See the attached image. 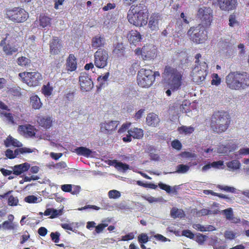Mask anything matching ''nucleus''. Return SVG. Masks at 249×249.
<instances>
[{
    "instance_id": "1",
    "label": "nucleus",
    "mask_w": 249,
    "mask_h": 249,
    "mask_svg": "<svg viewBox=\"0 0 249 249\" xmlns=\"http://www.w3.org/2000/svg\"><path fill=\"white\" fill-rule=\"evenodd\" d=\"M163 77L165 83L170 88L166 91L168 96H171V90L175 91L180 88L182 83L183 75L176 68L168 66H165Z\"/></svg>"
},
{
    "instance_id": "2",
    "label": "nucleus",
    "mask_w": 249,
    "mask_h": 249,
    "mask_svg": "<svg viewBox=\"0 0 249 249\" xmlns=\"http://www.w3.org/2000/svg\"><path fill=\"white\" fill-rule=\"evenodd\" d=\"M147 10L143 3L132 5L127 13V19L129 23L136 27H142L147 23Z\"/></svg>"
},
{
    "instance_id": "3",
    "label": "nucleus",
    "mask_w": 249,
    "mask_h": 249,
    "mask_svg": "<svg viewBox=\"0 0 249 249\" xmlns=\"http://www.w3.org/2000/svg\"><path fill=\"white\" fill-rule=\"evenodd\" d=\"M226 82L231 89H244L249 86V74L247 72H231L226 76Z\"/></svg>"
},
{
    "instance_id": "4",
    "label": "nucleus",
    "mask_w": 249,
    "mask_h": 249,
    "mask_svg": "<svg viewBox=\"0 0 249 249\" xmlns=\"http://www.w3.org/2000/svg\"><path fill=\"white\" fill-rule=\"evenodd\" d=\"M230 124L231 117L226 111H217L211 116L210 127L215 133L219 134L226 131Z\"/></svg>"
},
{
    "instance_id": "5",
    "label": "nucleus",
    "mask_w": 249,
    "mask_h": 249,
    "mask_svg": "<svg viewBox=\"0 0 249 249\" xmlns=\"http://www.w3.org/2000/svg\"><path fill=\"white\" fill-rule=\"evenodd\" d=\"M154 82L152 70L142 68L138 71L137 75L138 86L143 88H148L153 85Z\"/></svg>"
},
{
    "instance_id": "6",
    "label": "nucleus",
    "mask_w": 249,
    "mask_h": 249,
    "mask_svg": "<svg viewBox=\"0 0 249 249\" xmlns=\"http://www.w3.org/2000/svg\"><path fill=\"white\" fill-rule=\"evenodd\" d=\"M205 27L198 25L196 27H191L188 32L191 40L196 44H201L207 40V35Z\"/></svg>"
},
{
    "instance_id": "7",
    "label": "nucleus",
    "mask_w": 249,
    "mask_h": 249,
    "mask_svg": "<svg viewBox=\"0 0 249 249\" xmlns=\"http://www.w3.org/2000/svg\"><path fill=\"white\" fill-rule=\"evenodd\" d=\"M19 77L22 82L30 87L39 86L42 80L41 74L37 71L22 72L19 74Z\"/></svg>"
},
{
    "instance_id": "8",
    "label": "nucleus",
    "mask_w": 249,
    "mask_h": 249,
    "mask_svg": "<svg viewBox=\"0 0 249 249\" xmlns=\"http://www.w3.org/2000/svg\"><path fill=\"white\" fill-rule=\"evenodd\" d=\"M197 16L201 22L199 25L208 28L213 20V10L209 7H202L198 9Z\"/></svg>"
},
{
    "instance_id": "9",
    "label": "nucleus",
    "mask_w": 249,
    "mask_h": 249,
    "mask_svg": "<svg viewBox=\"0 0 249 249\" xmlns=\"http://www.w3.org/2000/svg\"><path fill=\"white\" fill-rule=\"evenodd\" d=\"M207 65L206 62L202 63L201 65H196L191 72L193 81L198 84L204 81L207 74Z\"/></svg>"
},
{
    "instance_id": "10",
    "label": "nucleus",
    "mask_w": 249,
    "mask_h": 249,
    "mask_svg": "<svg viewBox=\"0 0 249 249\" xmlns=\"http://www.w3.org/2000/svg\"><path fill=\"white\" fill-rule=\"evenodd\" d=\"M108 52L103 49H99L94 54V65L99 69L105 68L107 64Z\"/></svg>"
},
{
    "instance_id": "11",
    "label": "nucleus",
    "mask_w": 249,
    "mask_h": 249,
    "mask_svg": "<svg viewBox=\"0 0 249 249\" xmlns=\"http://www.w3.org/2000/svg\"><path fill=\"white\" fill-rule=\"evenodd\" d=\"M79 83L82 90L89 91L92 89L93 83L89 74L82 73L79 77Z\"/></svg>"
},
{
    "instance_id": "12",
    "label": "nucleus",
    "mask_w": 249,
    "mask_h": 249,
    "mask_svg": "<svg viewBox=\"0 0 249 249\" xmlns=\"http://www.w3.org/2000/svg\"><path fill=\"white\" fill-rule=\"evenodd\" d=\"M51 55H58L62 51L63 45L61 40L57 36H53L49 44Z\"/></svg>"
},
{
    "instance_id": "13",
    "label": "nucleus",
    "mask_w": 249,
    "mask_h": 249,
    "mask_svg": "<svg viewBox=\"0 0 249 249\" xmlns=\"http://www.w3.org/2000/svg\"><path fill=\"white\" fill-rule=\"evenodd\" d=\"M119 124L118 121H110L101 124V131L107 135L112 134Z\"/></svg>"
},
{
    "instance_id": "14",
    "label": "nucleus",
    "mask_w": 249,
    "mask_h": 249,
    "mask_svg": "<svg viewBox=\"0 0 249 249\" xmlns=\"http://www.w3.org/2000/svg\"><path fill=\"white\" fill-rule=\"evenodd\" d=\"M217 4L220 9L228 11L235 8L236 0H217Z\"/></svg>"
},
{
    "instance_id": "15",
    "label": "nucleus",
    "mask_w": 249,
    "mask_h": 249,
    "mask_svg": "<svg viewBox=\"0 0 249 249\" xmlns=\"http://www.w3.org/2000/svg\"><path fill=\"white\" fill-rule=\"evenodd\" d=\"M18 131L25 137H32L36 134V129L30 124L19 125Z\"/></svg>"
},
{
    "instance_id": "16",
    "label": "nucleus",
    "mask_w": 249,
    "mask_h": 249,
    "mask_svg": "<svg viewBox=\"0 0 249 249\" xmlns=\"http://www.w3.org/2000/svg\"><path fill=\"white\" fill-rule=\"evenodd\" d=\"M161 16L158 13H153L151 15L148 22V27L152 31H157L159 29V21Z\"/></svg>"
},
{
    "instance_id": "17",
    "label": "nucleus",
    "mask_w": 249,
    "mask_h": 249,
    "mask_svg": "<svg viewBox=\"0 0 249 249\" xmlns=\"http://www.w3.org/2000/svg\"><path fill=\"white\" fill-rule=\"evenodd\" d=\"M127 38L129 43L135 46L140 43L142 40V36L140 32L136 30H131L127 34Z\"/></svg>"
},
{
    "instance_id": "18",
    "label": "nucleus",
    "mask_w": 249,
    "mask_h": 249,
    "mask_svg": "<svg viewBox=\"0 0 249 249\" xmlns=\"http://www.w3.org/2000/svg\"><path fill=\"white\" fill-rule=\"evenodd\" d=\"M0 46L3 47V50L7 55H11L15 52V48L13 43L9 40H7V37L2 40Z\"/></svg>"
},
{
    "instance_id": "19",
    "label": "nucleus",
    "mask_w": 249,
    "mask_h": 249,
    "mask_svg": "<svg viewBox=\"0 0 249 249\" xmlns=\"http://www.w3.org/2000/svg\"><path fill=\"white\" fill-rule=\"evenodd\" d=\"M106 44V39L104 36L98 35L92 38L91 45L94 49L104 47Z\"/></svg>"
},
{
    "instance_id": "20",
    "label": "nucleus",
    "mask_w": 249,
    "mask_h": 249,
    "mask_svg": "<svg viewBox=\"0 0 249 249\" xmlns=\"http://www.w3.org/2000/svg\"><path fill=\"white\" fill-rule=\"evenodd\" d=\"M37 122L39 126L48 129L52 126L53 120L50 116H38Z\"/></svg>"
},
{
    "instance_id": "21",
    "label": "nucleus",
    "mask_w": 249,
    "mask_h": 249,
    "mask_svg": "<svg viewBox=\"0 0 249 249\" xmlns=\"http://www.w3.org/2000/svg\"><path fill=\"white\" fill-rule=\"evenodd\" d=\"M67 70L69 71H73L77 68L76 58L73 54L69 55L66 61Z\"/></svg>"
},
{
    "instance_id": "22",
    "label": "nucleus",
    "mask_w": 249,
    "mask_h": 249,
    "mask_svg": "<svg viewBox=\"0 0 249 249\" xmlns=\"http://www.w3.org/2000/svg\"><path fill=\"white\" fill-rule=\"evenodd\" d=\"M142 55L146 60L153 59L155 56V51L151 47L145 46L142 48Z\"/></svg>"
},
{
    "instance_id": "23",
    "label": "nucleus",
    "mask_w": 249,
    "mask_h": 249,
    "mask_svg": "<svg viewBox=\"0 0 249 249\" xmlns=\"http://www.w3.org/2000/svg\"><path fill=\"white\" fill-rule=\"evenodd\" d=\"M160 122L158 116L154 113H150L146 118V123L147 125L150 126L156 127Z\"/></svg>"
},
{
    "instance_id": "24",
    "label": "nucleus",
    "mask_w": 249,
    "mask_h": 249,
    "mask_svg": "<svg viewBox=\"0 0 249 249\" xmlns=\"http://www.w3.org/2000/svg\"><path fill=\"white\" fill-rule=\"evenodd\" d=\"M125 47H124L123 43H117L114 44V49L112 53L113 55H115L118 57L123 56L124 54Z\"/></svg>"
},
{
    "instance_id": "25",
    "label": "nucleus",
    "mask_w": 249,
    "mask_h": 249,
    "mask_svg": "<svg viewBox=\"0 0 249 249\" xmlns=\"http://www.w3.org/2000/svg\"><path fill=\"white\" fill-rule=\"evenodd\" d=\"M28 17V13L26 12L25 10L20 8H17V22H22L25 21Z\"/></svg>"
},
{
    "instance_id": "26",
    "label": "nucleus",
    "mask_w": 249,
    "mask_h": 249,
    "mask_svg": "<svg viewBox=\"0 0 249 249\" xmlns=\"http://www.w3.org/2000/svg\"><path fill=\"white\" fill-rule=\"evenodd\" d=\"M128 133L132 136V138L140 139L143 137V130L138 127H133L128 130Z\"/></svg>"
},
{
    "instance_id": "27",
    "label": "nucleus",
    "mask_w": 249,
    "mask_h": 249,
    "mask_svg": "<svg viewBox=\"0 0 249 249\" xmlns=\"http://www.w3.org/2000/svg\"><path fill=\"white\" fill-rule=\"evenodd\" d=\"M211 246L213 247V249H226V245L225 243L220 240H218L217 237H214L211 239L210 241Z\"/></svg>"
},
{
    "instance_id": "28",
    "label": "nucleus",
    "mask_w": 249,
    "mask_h": 249,
    "mask_svg": "<svg viewBox=\"0 0 249 249\" xmlns=\"http://www.w3.org/2000/svg\"><path fill=\"white\" fill-rule=\"evenodd\" d=\"M75 152L78 155L83 156L86 158H89L92 154V151L84 146H80L75 149Z\"/></svg>"
},
{
    "instance_id": "29",
    "label": "nucleus",
    "mask_w": 249,
    "mask_h": 249,
    "mask_svg": "<svg viewBox=\"0 0 249 249\" xmlns=\"http://www.w3.org/2000/svg\"><path fill=\"white\" fill-rule=\"evenodd\" d=\"M30 104L34 109H39L41 108L42 106L40 99L36 95L31 96Z\"/></svg>"
},
{
    "instance_id": "30",
    "label": "nucleus",
    "mask_w": 249,
    "mask_h": 249,
    "mask_svg": "<svg viewBox=\"0 0 249 249\" xmlns=\"http://www.w3.org/2000/svg\"><path fill=\"white\" fill-rule=\"evenodd\" d=\"M111 165H113L118 170H122L124 172L129 169V165L124 163L122 162L118 161L116 160H113L111 161Z\"/></svg>"
},
{
    "instance_id": "31",
    "label": "nucleus",
    "mask_w": 249,
    "mask_h": 249,
    "mask_svg": "<svg viewBox=\"0 0 249 249\" xmlns=\"http://www.w3.org/2000/svg\"><path fill=\"white\" fill-rule=\"evenodd\" d=\"M170 215L173 218L176 219L177 218H182L185 214L182 210L173 207L170 211Z\"/></svg>"
},
{
    "instance_id": "32",
    "label": "nucleus",
    "mask_w": 249,
    "mask_h": 249,
    "mask_svg": "<svg viewBox=\"0 0 249 249\" xmlns=\"http://www.w3.org/2000/svg\"><path fill=\"white\" fill-rule=\"evenodd\" d=\"M30 167V165L28 162H25L19 165L16 166V175H19L27 171H28Z\"/></svg>"
},
{
    "instance_id": "33",
    "label": "nucleus",
    "mask_w": 249,
    "mask_h": 249,
    "mask_svg": "<svg viewBox=\"0 0 249 249\" xmlns=\"http://www.w3.org/2000/svg\"><path fill=\"white\" fill-rule=\"evenodd\" d=\"M39 21H40V26L42 28H45L47 26H50L51 18L45 15H41L40 18H39Z\"/></svg>"
},
{
    "instance_id": "34",
    "label": "nucleus",
    "mask_w": 249,
    "mask_h": 249,
    "mask_svg": "<svg viewBox=\"0 0 249 249\" xmlns=\"http://www.w3.org/2000/svg\"><path fill=\"white\" fill-rule=\"evenodd\" d=\"M223 165V161H213L211 163L206 164L202 167V171L205 172L207 170L210 169L211 167L218 168L219 166H222Z\"/></svg>"
},
{
    "instance_id": "35",
    "label": "nucleus",
    "mask_w": 249,
    "mask_h": 249,
    "mask_svg": "<svg viewBox=\"0 0 249 249\" xmlns=\"http://www.w3.org/2000/svg\"><path fill=\"white\" fill-rule=\"evenodd\" d=\"M177 130H178V132H179L180 134H184L185 135H188L192 134L194 131V128L192 126L187 127L183 125L178 127Z\"/></svg>"
},
{
    "instance_id": "36",
    "label": "nucleus",
    "mask_w": 249,
    "mask_h": 249,
    "mask_svg": "<svg viewBox=\"0 0 249 249\" xmlns=\"http://www.w3.org/2000/svg\"><path fill=\"white\" fill-rule=\"evenodd\" d=\"M159 188L165 191L168 193H174L175 194H177V188L176 187H174L172 188L170 186L167 185L166 184H163L162 183H159L158 184Z\"/></svg>"
},
{
    "instance_id": "37",
    "label": "nucleus",
    "mask_w": 249,
    "mask_h": 249,
    "mask_svg": "<svg viewBox=\"0 0 249 249\" xmlns=\"http://www.w3.org/2000/svg\"><path fill=\"white\" fill-rule=\"evenodd\" d=\"M227 166L231 170H238L240 168V163L238 160H232L231 161H228L227 163Z\"/></svg>"
},
{
    "instance_id": "38",
    "label": "nucleus",
    "mask_w": 249,
    "mask_h": 249,
    "mask_svg": "<svg viewBox=\"0 0 249 249\" xmlns=\"http://www.w3.org/2000/svg\"><path fill=\"white\" fill-rule=\"evenodd\" d=\"M17 63L21 67H28L30 64L31 60L28 58L21 56L18 58Z\"/></svg>"
},
{
    "instance_id": "39",
    "label": "nucleus",
    "mask_w": 249,
    "mask_h": 249,
    "mask_svg": "<svg viewBox=\"0 0 249 249\" xmlns=\"http://www.w3.org/2000/svg\"><path fill=\"white\" fill-rule=\"evenodd\" d=\"M190 169L189 165L184 164H179L176 167V171L175 173L178 174L186 173Z\"/></svg>"
},
{
    "instance_id": "40",
    "label": "nucleus",
    "mask_w": 249,
    "mask_h": 249,
    "mask_svg": "<svg viewBox=\"0 0 249 249\" xmlns=\"http://www.w3.org/2000/svg\"><path fill=\"white\" fill-rule=\"evenodd\" d=\"M53 88L50 86V84L48 83L47 85L43 86L42 88V93L45 96H50L52 93Z\"/></svg>"
},
{
    "instance_id": "41",
    "label": "nucleus",
    "mask_w": 249,
    "mask_h": 249,
    "mask_svg": "<svg viewBox=\"0 0 249 249\" xmlns=\"http://www.w3.org/2000/svg\"><path fill=\"white\" fill-rule=\"evenodd\" d=\"M4 144L7 147L11 146H16L15 139L11 135H9L6 140L4 141Z\"/></svg>"
},
{
    "instance_id": "42",
    "label": "nucleus",
    "mask_w": 249,
    "mask_h": 249,
    "mask_svg": "<svg viewBox=\"0 0 249 249\" xmlns=\"http://www.w3.org/2000/svg\"><path fill=\"white\" fill-rule=\"evenodd\" d=\"M218 213V211H211V210L207 209H202L197 212L198 215L204 216L208 215L209 214H216Z\"/></svg>"
},
{
    "instance_id": "43",
    "label": "nucleus",
    "mask_w": 249,
    "mask_h": 249,
    "mask_svg": "<svg viewBox=\"0 0 249 249\" xmlns=\"http://www.w3.org/2000/svg\"><path fill=\"white\" fill-rule=\"evenodd\" d=\"M138 242L140 244H145L149 241V237L146 233H141L138 236Z\"/></svg>"
},
{
    "instance_id": "44",
    "label": "nucleus",
    "mask_w": 249,
    "mask_h": 249,
    "mask_svg": "<svg viewBox=\"0 0 249 249\" xmlns=\"http://www.w3.org/2000/svg\"><path fill=\"white\" fill-rule=\"evenodd\" d=\"M38 198L36 196L30 195L26 196L24 198V201L29 204L37 203Z\"/></svg>"
},
{
    "instance_id": "45",
    "label": "nucleus",
    "mask_w": 249,
    "mask_h": 249,
    "mask_svg": "<svg viewBox=\"0 0 249 249\" xmlns=\"http://www.w3.org/2000/svg\"><path fill=\"white\" fill-rule=\"evenodd\" d=\"M120 196V192L116 190H112L108 192V196L111 199L118 198Z\"/></svg>"
},
{
    "instance_id": "46",
    "label": "nucleus",
    "mask_w": 249,
    "mask_h": 249,
    "mask_svg": "<svg viewBox=\"0 0 249 249\" xmlns=\"http://www.w3.org/2000/svg\"><path fill=\"white\" fill-rule=\"evenodd\" d=\"M33 152V150L27 147H21L17 148L16 154H24L26 153H31Z\"/></svg>"
},
{
    "instance_id": "47",
    "label": "nucleus",
    "mask_w": 249,
    "mask_h": 249,
    "mask_svg": "<svg viewBox=\"0 0 249 249\" xmlns=\"http://www.w3.org/2000/svg\"><path fill=\"white\" fill-rule=\"evenodd\" d=\"M6 17L12 21L16 20V10H8L6 12Z\"/></svg>"
},
{
    "instance_id": "48",
    "label": "nucleus",
    "mask_w": 249,
    "mask_h": 249,
    "mask_svg": "<svg viewBox=\"0 0 249 249\" xmlns=\"http://www.w3.org/2000/svg\"><path fill=\"white\" fill-rule=\"evenodd\" d=\"M217 188L220 190L225 191L227 192H231L234 193L235 192V189L234 187H232L228 186H223L221 185H218L217 186Z\"/></svg>"
},
{
    "instance_id": "49",
    "label": "nucleus",
    "mask_w": 249,
    "mask_h": 249,
    "mask_svg": "<svg viewBox=\"0 0 249 249\" xmlns=\"http://www.w3.org/2000/svg\"><path fill=\"white\" fill-rule=\"evenodd\" d=\"M63 213V210H56L54 209H52V213L50 216L51 219H54L59 215H62Z\"/></svg>"
},
{
    "instance_id": "50",
    "label": "nucleus",
    "mask_w": 249,
    "mask_h": 249,
    "mask_svg": "<svg viewBox=\"0 0 249 249\" xmlns=\"http://www.w3.org/2000/svg\"><path fill=\"white\" fill-rule=\"evenodd\" d=\"M221 80L219 77L218 74L214 73L213 74V80L211 81V84L214 86H218Z\"/></svg>"
},
{
    "instance_id": "51",
    "label": "nucleus",
    "mask_w": 249,
    "mask_h": 249,
    "mask_svg": "<svg viewBox=\"0 0 249 249\" xmlns=\"http://www.w3.org/2000/svg\"><path fill=\"white\" fill-rule=\"evenodd\" d=\"M131 123H125L122 124V126L119 128L118 130V133L119 134L123 133L124 132H125L126 130H128V129L129 128V127L131 126Z\"/></svg>"
},
{
    "instance_id": "52",
    "label": "nucleus",
    "mask_w": 249,
    "mask_h": 249,
    "mask_svg": "<svg viewBox=\"0 0 249 249\" xmlns=\"http://www.w3.org/2000/svg\"><path fill=\"white\" fill-rule=\"evenodd\" d=\"M171 146L177 150H179L181 149L182 145L179 140H174L171 142Z\"/></svg>"
},
{
    "instance_id": "53",
    "label": "nucleus",
    "mask_w": 249,
    "mask_h": 249,
    "mask_svg": "<svg viewBox=\"0 0 249 249\" xmlns=\"http://www.w3.org/2000/svg\"><path fill=\"white\" fill-rule=\"evenodd\" d=\"M223 213L226 215L227 219L228 220H232V216H233V213L232 209L231 208H228L227 209H226L223 211Z\"/></svg>"
},
{
    "instance_id": "54",
    "label": "nucleus",
    "mask_w": 249,
    "mask_h": 249,
    "mask_svg": "<svg viewBox=\"0 0 249 249\" xmlns=\"http://www.w3.org/2000/svg\"><path fill=\"white\" fill-rule=\"evenodd\" d=\"M182 235L192 239H194L195 236L194 234L189 230H183L182 231Z\"/></svg>"
},
{
    "instance_id": "55",
    "label": "nucleus",
    "mask_w": 249,
    "mask_h": 249,
    "mask_svg": "<svg viewBox=\"0 0 249 249\" xmlns=\"http://www.w3.org/2000/svg\"><path fill=\"white\" fill-rule=\"evenodd\" d=\"M50 236L52 241L57 243L59 242L60 233L58 232H52Z\"/></svg>"
},
{
    "instance_id": "56",
    "label": "nucleus",
    "mask_w": 249,
    "mask_h": 249,
    "mask_svg": "<svg viewBox=\"0 0 249 249\" xmlns=\"http://www.w3.org/2000/svg\"><path fill=\"white\" fill-rule=\"evenodd\" d=\"M107 226V224L101 223L98 225V226L95 227V231L97 233H100L102 232L105 228Z\"/></svg>"
},
{
    "instance_id": "57",
    "label": "nucleus",
    "mask_w": 249,
    "mask_h": 249,
    "mask_svg": "<svg viewBox=\"0 0 249 249\" xmlns=\"http://www.w3.org/2000/svg\"><path fill=\"white\" fill-rule=\"evenodd\" d=\"M2 227L4 230H11L14 229L13 223L8 221H4L2 224Z\"/></svg>"
},
{
    "instance_id": "58",
    "label": "nucleus",
    "mask_w": 249,
    "mask_h": 249,
    "mask_svg": "<svg viewBox=\"0 0 249 249\" xmlns=\"http://www.w3.org/2000/svg\"><path fill=\"white\" fill-rule=\"evenodd\" d=\"M134 238H135V235L133 232H130L123 236L122 237V241H127L128 240H132Z\"/></svg>"
},
{
    "instance_id": "59",
    "label": "nucleus",
    "mask_w": 249,
    "mask_h": 249,
    "mask_svg": "<svg viewBox=\"0 0 249 249\" xmlns=\"http://www.w3.org/2000/svg\"><path fill=\"white\" fill-rule=\"evenodd\" d=\"M225 237L227 239L232 240L235 237V234L232 231H227L225 233Z\"/></svg>"
},
{
    "instance_id": "60",
    "label": "nucleus",
    "mask_w": 249,
    "mask_h": 249,
    "mask_svg": "<svg viewBox=\"0 0 249 249\" xmlns=\"http://www.w3.org/2000/svg\"><path fill=\"white\" fill-rule=\"evenodd\" d=\"M61 189L64 192H70L72 191V185L65 184L61 186Z\"/></svg>"
},
{
    "instance_id": "61",
    "label": "nucleus",
    "mask_w": 249,
    "mask_h": 249,
    "mask_svg": "<svg viewBox=\"0 0 249 249\" xmlns=\"http://www.w3.org/2000/svg\"><path fill=\"white\" fill-rule=\"evenodd\" d=\"M116 7L114 3H108L105 6H104L102 9L104 11H107L111 9H114Z\"/></svg>"
},
{
    "instance_id": "62",
    "label": "nucleus",
    "mask_w": 249,
    "mask_h": 249,
    "mask_svg": "<svg viewBox=\"0 0 249 249\" xmlns=\"http://www.w3.org/2000/svg\"><path fill=\"white\" fill-rule=\"evenodd\" d=\"M193 227L196 230L200 231H207L206 228L204 226H202L200 224H195Z\"/></svg>"
},
{
    "instance_id": "63",
    "label": "nucleus",
    "mask_w": 249,
    "mask_h": 249,
    "mask_svg": "<svg viewBox=\"0 0 249 249\" xmlns=\"http://www.w3.org/2000/svg\"><path fill=\"white\" fill-rule=\"evenodd\" d=\"M5 155H6L7 158L10 159H14L16 157V156H14L13 151L10 149L6 150V152H5Z\"/></svg>"
},
{
    "instance_id": "64",
    "label": "nucleus",
    "mask_w": 249,
    "mask_h": 249,
    "mask_svg": "<svg viewBox=\"0 0 249 249\" xmlns=\"http://www.w3.org/2000/svg\"><path fill=\"white\" fill-rule=\"evenodd\" d=\"M236 23L235 16L234 15H231L229 18V25L232 27Z\"/></svg>"
}]
</instances>
